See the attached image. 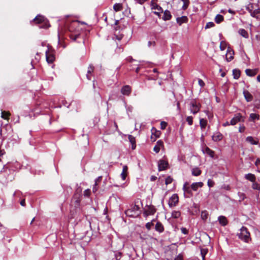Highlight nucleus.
Returning <instances> with one entry per match:
<instances>
[{
	"instance_id": "25",
	"label": "nucleus",
	"mask_w": 260,
	"mask_h": 260,
	"mask_svg": "<svg viewBox=\"0 0 260 260\" xmlns=\"http://www.w3.org/2000/svg\"><path fill=\"white\" fill-rule=\"evenodd\" d=\"M219 223L222 226H225L228 224V220L224 216H219L218 218Z\"/></svg>"
},
{
	"instance_id": "17",
	"label": "nucleus",
	"mask_w": 260,
	"mask_h": 260,
	"mask_svg": "<svg viewBox=\"0 0 260 260\" xmlns=\"http://www.w3.org/2000/svg\"><path fill=\"white\" fill-rule=\"evenodd\" d=\"M188 19L186 16H182L180 17H177L176 19V22L177 24L180 26L183 23H186L188 22Z\"/></svg>"
},
{
	"instance_id": "1",
	"label": "nucleus",
	"mask_w": 260,
	"mask_h": 260,
	"mask_svg": "<svg viewBox=\"0 0 260 260\" xmlns=\"http://www.w3.org/2000/svg\"><path fill=\"white\" fill-rule=\"evenodd\" d=\"M68 30L70 32L69 36L73 41L80 37V24L78 21L71 22L68 26Z\"/></svg>"
},
{
	"instance_id": "44",
	"label": "nucleus",
	"mask_w": 260,
	"mask_h": 260,
	"mask_svg": "<svg viewBox=\"0 0 260 260\" xmlns=\"http://www.w3.org/2000/svg\"><path fill=\"white\" fill-rule=\"evenodd\" d=\"M173 181V178L170 176H168L165 180V184L168 185L171 184Z\"/></svg>"
},
{
	"instance_id": "39",
	"label": "nucleus",
	"mask_w": 260,
	"mask_h": 260,
	"mask_svg": "<svg viewBox=\"0 0 260 260\" xmlns=\"http://www.w3.org/2000/svg\"><path fill=\"white\" fill-rule=\"evenodd\" d=\"M223 20V17L222 15L218 14L216 16L215 18V21L217 23H220Z\"/></svg>"
},
{
	"instance_id": "19",
	"label": "nucleus",
	"mask_w": 260,
	"mask_h": 260,
	"mask_svg": "<svg viewBox=\"0 0 260 260\" xmlns=\"http://www.w3.org/2000/svg\"><path fill=\"white\" fill-rule=\"evenodd\" d=\"M128 139L132 145V150L135 149L136 147V142L135 137L131 135H128Z\"/></svg>"
},
{
	"instance_id": "27",
	"label": "nucleus",
	"mask_w": 260,
	"mask_h": 260,
	"mask_svg": "<svg viewBox=\"0 0 260 260\" xmlns=\"http://www.w3.org/2000/svg\"><path fill=\"white\" fill-rule=\"evenodd\" d=\"M202 173V171L198 167H195L191 170V174L194 176H199Z\"/></svg>"
},
{
	"instance_id": "23",
	"label": "nucleus",
	"mask_w": 260,
	"mask_h": 260,
	"mask_svg": "<svg viewBox=\"0 0 260 260\" xmlns=\"http://www.w3.org/2000/svg\"><path fill=\"white\" fill-rule=\"evenodd\" d=\"M203 185L202 182H194L191 184V188L194 191H197L199 187H202Z\"/></svg>"
},
{
	"instance_id": "32",
	"label": "nucleus",
	"mask_w": 260,
	"mask_h": 260,
	"mask_svg": "<svg viewBox=\"0 0 260 260\" xmlns=\"http://www.w3.org/2000/svg\"><path fill=\"white\" fill-rule=\"evenodd\" d=\"M246 141L249 142L252 145H257L258 143V141L254 139L251 136H248L246 139Z\"/></svg>"
},
{
	"instance_id": "5",
	"label": "nucleus",
	"mask_w": 260,
	"mask_h": 260,
	"mask_svg": "<svg viewBox=\"0 0 260 260\" xmlns=\"http://www.w3.org/2000/svg\"><path fill=\"white\" fill-rule=\"evenodd\" d=\"M46 59L48 63H52L55 59L54 51L48 46L47 50L45 52Z\"/></svg>"
},
{
	"instance_id": "47",
	"label": "nucleus",
	"mask_w": 260,
	"mask_h": 260,
	"mask_svg": "<svg viewBox=\"0 0 260 260\" xmlns=\"http://www.w3.org/2000/svg\"><path fill=\"white\" fill-rule=\"evenodd\" d=\"M246 9L248 11L249 13H250V15H251L252 12H253V4H249L246 7Z\"/></svg>"
},
{
	"instance_id": "57",
	"label": "nucleus",
	"mask_w": 260,
	"mask_h": 260,
	"mask_svg": "<svg viewBox=\"0 0 260 260\" xmlns=\"http://www.w3.org/2000/svg\"><path fill=\"white\" fill-rule=\"evenodd\" d=\"M214 182L211 179H208V185L209 187H213L214 185Z\"/></svg>"
},
{
	"instance_id": "12",
	"label": "nucleus",
	"mask_w": 260,
	"mask_h": 260,
	"mask_svg": "<svg viewBox=\"0 0 260 260\" xmlns=\"http://www.w3.org/2000/svg\"><path fill=\"white\" fill-rule=\"evenodd\" d=\"M132 87L128 85H126L122 86L121 88V93L122 95L125 96H129L132 93Z\"/></svg>"
},
{
	"instance_id": "42",
	"label": "nucleus",
	"mask_w": 260,
	"mask_h": 260,
	"mask_svg": "<svg viewBox=\"0 0 260 260\" xmlns=\"http://www.w3.org/2000/svg\"><path fill=\"white\" fill-rule=\"evenodd\" d=\"M201 218L203 220H206L208 216V214L207 211H202L201 214Z\"/></svg>"
},
{
	"instance_id": "16",
	"label": "nucleus",
	"mask_w": 260,
	"mask_h": 260,
	"mask_svg": "<svg viewBox=\"0 0 260 260\" xmlns=\"http://www.w3.org/2000/svg\"><path fill=\"white\" fill-rule=\"evenodd\" d=\"M202 151L204 154L208 155L211 158L214 157L215 154L214 151L208 147L205 146V147L202 149Z\"/></svg>"
},
{
	"instance_id": "35",
	"label": "nucleus",
	"mask_w": 260,
	"mask_h": 260,
	"mask_svg": "<svg viewBox=\"0 0 260 260\" xmlns=\"http://www.w3.org/2000/svg\"><path fill=\"white\" fill-rule=\"evenodd\" d=\"M201 255L202 257V260H205V256L207 254L208 252V250L207 248H201Z\"/></svg>"
},
{
	"instance_id": "3",
	"label": "nucleus",
	"mask_w": 260,
	"mask_h": 260,
	"mask_svg": "<svg viewBox=\"0 0 260 260\" xmlns=\"http://www.w3.org/2000/svg\"><path fill=\"white\" fill-rule=\"evenodd\" d=\"M126 216L131 217H136L140 214V207L137 205H132L130 208L125 211Z\"/></svg>"
},
{
	"instance_id": "20",
	"label": "nucleus",
	"mask_w": 260,
	"mask_h": 260,
	"mask_svg": "<svg viewBox=\"0 0 260 260\" xmlns=\"http://www.w3.org/2000/svg\"><path fill=\"white\" fill-rule=\"evenodd\" d=\"M234 52L229 49H228L226 54V59L229 62L231 61L234 58Z\"/></svg>"
},
{
	"instance_id": "7",
	"label": "nucleus",
	"mask_w": 260,
	"mask_h": 260,
	"mask_svg": "<svg viewBox=\"0 0 260 260\" xmlns=\"http://www.w3.org/2000/svg\"><path fill=\"white\" fill-rule=\"evenodd\" d=\"M245 121V117L243 116L241 113H238L234 115L233 118L230 121V124L232 125H236L238 122Z\"/></svg>"
},
{
	"instance_id": "48",
	"label": "nucleus",
	"mask_w": 260,
	"mask_h": 260,
	"mask_svg": "<svg viewBox=\"0 0 260 260\" xmlns=\"http://www.w3.org/2000/svg\"><path fill=\"white\" fill-rule=\"evenodd\" d=\"M186 120L187 122L189 125H191L193 124V118L192 116H187L186 118Z\"/></svg>"
},
{
	"instance_id": "54",
	"label": "nucleus",
	"mask_w": 260,
	"mask_h": 260,
	"mask_svg": "<svg viewBox=\"0 0 260 260\" xmlns=\"http://www.w3.org/2000/svg\"><path fill=\"white\" fill-rule=\"evenodd\" d=\"M245 130V126L244 124H240L239 127V132L242 133H244Z\"/></svg>"
},
{
	"instance_id": "51",
	"label": "nucleus",
	"mask_w": 260,
	"mask_h": 260,
	"mask_svg": "<svg viewBox=\"0 0 260 260\" xmlns=\"http://www.w3.org/2000/svg\"><path fill=\"white\" fill-rule=\"evenodd\" d=\"M122 256V253L121 252H115V257L116 260H120Z\"/></svg>"
},
{
	"instance_id": "31",
	"label": "nucleus",
	"mask_w": 260,
	"mask_h": 260,
	"mask_svg": "<svg viewBox=\"0 0 260 260\" xmlns=\"http://www.w3.org/2000/svg\"><path fill=\"white\" fill-rule=\"evenodd\" d=\"M246 74L249 77H253L254 76L257 72L255 70L247 69L245 70Z\"/></svg>"
},
{
	"instance_id": "22",
	"label": "nucleus",
	"mask_w": 260,
	"mask_h": 260,
	"mask_svg": "<svg viewBox=\"0 0 260 260\" xmlns=\"http://www.w3.org/2000/svg\"><path fill=\"white\" fill-rule=\"evenodd\" d=\"M155 230L156 231L158 232V233H161L164 231V225L160 222L158 221L156 222V223L155 224Z\"/></svg>"
},
{
	"instance_id": "36",
	"label": "nucleus",
	"mask_w": 260,
	"mask_h": 260,
	"mask_svg": "<svg viewBox=\"0 0 260 260\" xmlns=\"http://www.w3.org/2000/svg\"><path fill=\"white\" fill-rule=\"evenodd\" d=\"M207 124V121L206 119H204V118H201L200 120V125L201 126V128L202 129H204L206 127V125Z\"/></svg>"
},
{
	"instance_id": "28",
	"label": "nucleus",
	"mask_w": 260,
	"mask_h": 260,
	"mask_svg": "<svg viewBox=\"0 0 260 260\" xmlns=\"http://www.w3.org/2000/svg\"><path fill=\"white\" fill-rule=\"evenodd\" d=\"M260 118L259 115L255 113H251L249 115V121H254L255 120H259Z\"/></svg>"
},
{
	"instance_id": "38",
	"label": "nucleus",
	"mask_w": 260,
	"mask_h": 260,
	"mask_svg": "<svg viewBox=\"0 0 260 260\" xmlns=\"http://www.w3.org/2000/svg\"><path fill=\"white\" fill-rule=\"evenodd\" d=\"M113 9L115 12L120 11L122 9V6L121 4L116 3L113 6Z\"/></svg>"
},
{
	"instance_id": "52",
	"label": "nucleus",
	"mask_w": 260,
	"mask_h": 260,
	"mask_svg": "<svg viewBox=\"0 0 260 260\" xmlns=\"http://www.w3.org/2000/svg\"><path fill=\"white\" fill-rule=\"evenodd\" d=\"M168 125V123L167 122L165 121H161L160 122V128L161 129H165L166 128L167 126Z\"/></svg>"
},
{
	"instance_id": "63",
	"label": "nucleus",
	"mask_w": 260,
	"mask_h": 260,
	"mask_svg": "<svg viewBox=\"0 0 260 260\" xmlns=\"http://www.w3.org/2000/svg\"><path fill=\"white\" fill-rule=\"evenodd\" d=\"M148 45L149 47L154 46L155 45V41H149L148 43Z\"/></svg>"
},
{
	"instance_id": "29",
	"label": "nucleus",
	"mask_w": 260,
	"mask_h": 260,
	"mask_svg": "<svg viewBox=\"0 0 260 260\" xmlns=\"http://www.w3.org/2000/svg\"><path fill=\"white\" fill-rule=\"evenodd\" d=\"M251 16L257 19H260V8L253 10Z\"/></svg>"
},
{
	"instance_id": "33",
	"label": "nucleus",
	"mask_w": 260,
	"mask_h": 260,
	"mask_svg": "<svg viewBox=\"0 0 260 260\" xmlns=\"http://www.w3.org/2000/svg\"><path fill=\"white\" fill-rule=\"evenodd\" d=\"M241 73L238 69H234L233 70V76L235 79H238L240 76Z\"/></svg>"
},
{
	"instance_id": "18",
	"label": "nucleus",
	"mask_w": 260,
	"mask_h": 260,
	"mask_svg": "<svg viewBox=\"0 0 260 260\" xmlns=\"http://www.w3.org/2000/svg\"><path fill=\"white\" fill-rule=\"evenodd\" d=\"M244 96L247 102H249L252 101L253 96L252 94L247 90H244L243 92Z\"/></svg>"
},
{
	"instance_id": "62",
	"label": "nucleus",
	"mask_w": 260,
	"mask_h": 260,
	"mask_svg": "<svg viewBox=\"0 0 260 260\" xmlns=\"http://www.w3.org/2000/svg\"><path fill=\"white\" fill-rule=\"evenodd\" d=\"M98 183H95L93 185V188H92V191L93 192L95 193L98 189V188L97 187Z\"/></svg>"
},
{
	"instance_id": "56",
	"label": "nucleus",
	"mask_w": 260,
	"mask_h": 260,
	"mask_svg": "<svg viewBox=\"0 0 260 260\" xmlns=\"http://www.w3.org/2000/svg\"><path fill=\"white\" fill-rule=\"evenodd\" d=\"M90 194V190L89 189H87L86 190H84V196L85 197H89Z\"/></svg>"
},
{
	"instance_id": "21",
	"label": "nucleus",
	"mask_w": 260,
	"mask_h": 260,
	"mask_svg": "<svg viewBox=\"0 0 260 260\" xmlns=\"http://www.w3.org/2000/svg\"><path fill=\"white\" fill-rule=\"evenodd\" d=\"M128 173V167L125 165L123 166L122 171L120 174V177L123 181L125 180Z\"/></svg>"
},
{
	"instance_id": "13",
	"label": "nucleus",
	"mask_w": 260,
	"mask_h": 260,
	"mask_svg": "<svg viewBox=\"0 0 260 260\" xmlns=\"http://www.w3.org/2000/svg\"><path fill=\"white\" fill-rule=\"evenodd\" d=\"M164 148V142L162 140H159L157 141L156 145H155V146L153 148V151L155 153H158L160 151V149L161 148Z\"/></svg>"
},
{
	"instance_id": "14",
	"label": "nucleus",
	"mask_w": 260,
	"mask_h": 260,
	"mask_svg": "<svg viewBox=\"0 0 260 260\" xmlns=\"http://www.w3.org/2000/svg\"><path fill=\"white\" fill-rule=\"evenodd\" d=\"M152 135L151 136V140L155 141L156 138H159L160 136L161 132L157 131L155 127H153L151 129Z\"/></svg>"
},
{
	"instance_id": "41",
	"label": "nucleus",
	"mask_w": 260,
	"mask_h": 260,
	"mask_svg": "<svg viewBox=\"0 0 260 260\" xmlns=\"http://www.w3.org/2000/svg\"><path fill=\"white\" fill-rule=\"evenodd\" d=\"M183 3V5L182 7V9L183 10H185L189 5V0H181Z\"/></svg>"
},
{
	"instance_id": "10",
	"label": "nucleus",
	"mask_w": 260,
	"mask_h": 260,
	"mask_svg": "<svg viewBox=\"0 0 260 260\" xmlns=\"http://www.w3.org/2000/svg\"><path fill=\"white\" fill-rule=\"evenodd\" d=\"M179 197L177 194H173L169 200V206L170 207H173L177 205L178 203Z\"/></svg>"
},
{
	"instance_id": "45",
	"label": "nucleus",
	"mask_w": 260,
	"mask_h": 260,
	"mask_svg": "<svg viewBox=\"0 0 260 260\" xmlns=\"http://www.w3.org/2000/svg\"><path fill=\"white\" fill-rule=\"evenodd\" d=\"M116 44H117V47L115 49V52L117 53H120L121 52H123V49L121 45L118 46V43H117Z\"/></svg>"
},
{
	"instance_id": "40",
	"label": "nucleus",
	"mask_w": 260,
	"mask_h": 260,
	"mask_svg": "<svg viewBox=\"0 0 260 260\" xmlns=\"http://www.w3.org/2000/svg\"><path fill=\"white\" fill-rule=\"evenodd\" d=\"M181 216V213L179 211H174L172 213V217L173 218H178Z\"/></svg>"
},
{
	"instance_id": "8",
	"label": "nucleus",
	"mask_w": 260,
	"mask_h": 260,
	"mask_svg": "<svg viewBox=\"0 0 260 260\" xmlns=\"http://www.w3.org/2000/svg\"><path fill=\"white\" fill-rule=\"evenodd\" d=\"M155 0H152L151 2V7L152 9L156 10V11H154L153 13L159 16L163 12L162 8L159 6L156 3L154 2Z\"/></svg>"
},
{
	"instance_id": "37",
	"label": "nucleus",
	"mask_w": 260,
	"mask_h": 260,
	"mask_svg": "<svg viewBox=\"0 0 260 260\" xmlns=\"http://www.w3.org/2000/svg\"><path fill=\"white\" fill-rule=\"evenodd\" d=\"M239 33L241 35L242 37H243L245 38H247L248 37V32L246 30H245L243 28L240 29L239 30Z\"/></svg>"
},
{
	"instance_id": "30",
	"label": "nucleus",
	"mask_w": 260,
	"mask_h": 260,
	"mask_svg": "<svg viewBox=\"0 0 260 260\" xmlns=\"http://www.w3.org/2000/svg\"><path fill=\"white\" fill-rule=\"evenodd\" d=\"M245 178L251 182H254L256 179L255 175L251 173L246 174L245 175Z\"/></svg>"
},
{
	"instance_id": "59",
	"label": "nucleus",
	"mask_w": 260,
	"mask_h": 260,
	"mask_svg": "<svg viewBox=\"0 0 260 260\" xmlns=\"http://www.w3.org/2000/svg\"><path fill=\"white\" fill-rule=\"evenodd\" d=\"M198 83H199V85L201 87H203L204 86H205V83L203 81V80H202L201 79H198Z\"/></svg>"
},
{
	"instance_id": "50",
	"label": "nucleus",
	"mask_w": 260,
	"mask_h": 260,
	"mask_svg": "<svg viewBox=\"0 0 260 260\" xmlns=\"http://www.w3.org/2000/svg\"><path fill=\"white\" fill-rule=\"evenodd\" d=\"M154 225V223L152 222V221L148 222H147L146 225V228L147 229V230L149 231L151 229L152 226Z\"/></svg>"
},
{
	"instance_id": "55",
	"label": "nucleus",
	"mask_w": 260,
	"mask_h": 260,
	"mask_svg": "<svg viewBox=\"0 0 260 260\" xmlns=\"http://www.w3.org/2000/svg\"><path fill=\"white\" fill-rule=\"evenodd\" d=\"M181 233L184 235H187L188 234V230L184 227H182L180 229Z\"/></svg>"
},
{
	"instance_id": "46",
	"label": "nucleus",
	"mask_w": 260,
	"mask_h": 260,
	"mask_svg": "<svg viewBox=\"0 0 260 260\" xmlns=\"http://www.w3.org/2000/svg\"><path fill=\"white\" fill-rule=\"evenodd\" d=\"M252 182V187L253 189L260 190V186L258 183L256 182L255 181Z\"/></svg>"
},
{
	"instance_id": "11",
	"label": "nucleus",
	"mask_w": 260,
	"mask_h": 260,
	"mask_svg": "<svg viewBox=\"0 0 260 260\" xmlns=\"http://www.w3.org/2000/svg\"><path fill=\"white\" fill-rule=\"evenodd\" d=\"M169 167V163L167 160L162 159L158 161V170L159 171L166 170Z\"/></svg>"
},
{
	"instance_id": "15",
	"label": "nucleus",
	"mask_w": 260,
	"mask_h": 260,
	"mask_svg": "<svg viewBox=\"0 0 260 260\" xmlns=\"http://www.w3.org/2000/svg\"><path fill=\"white\" fill-rule=\"evenodd\" d=\"M212 139L214 142H219L223 139V135L219 132H216L214 133Z\"/></svg>"
},
{
	"instance_id": "9",
	"label": "nucleus",
	"mask_w": 260,
	"mask_h": 260,
	"mask_svg": "<svg viewBox=\"0 0 260 260\" xmlns=\"http://www.w3.org/2000/svg\"><path fill=\"white\" fill-rule=\"evenodd\" d=\"M156 209L155 207L152 205H149L146 207L143 212V215L145 217H147L149 215H154Z\"/></svg>"
},
{
	"instance_id": "2",
	"label": "nucleus",
	"mask_w": 260,
	"mask_h": 260,
	"mask_svg": "<svg viewBox=\"0 0 260 260\" xmlns=\"http://www.w3.org/2000/svg\"><path fill=\"white\" fill-rule=\"evenodd\" d=\"M32 21L35 24H42L39 26L41 28H47L50 26L48 21L41 15H38Z\"/></svg>"
},
{
	"instance_id": "24",
	"label": "nucleus",
	"mask_w": 260,
	"mask_h": 260,
	"mask_svg": "<svg viewBox=\"0 0 260 260\" xmlns=\"http://www.w3.org/2000/svg\"><path fill=\"white\" fill-rule=\"evenodd\" d=\"M94 69V67L91 64H90L88 68L86 77L89 80L91 79L92 73L93 72Z\"/></svg>"
},
{
	"instance_id": "26",
	"label": "nucleus",
	"mask_w": 260,
	"mask_h": 260,
	"mask_svg": "<svg viewBox=\"0 0 260 260\" xmlns=\"http://www.w3.org/2000/svg\"><path fill=\"white\" fill-rule=\"evenodd\" d=\"M172 15L170 12L169 10H165L164 12V15L162 19L165 20H169L171 19Z\"/></svg>"
},
{
	"instance_id": "64",
	"label": "nucleus",
	"mask_w": 260,
	"mask_h": 260,
	"mask_svg": "<svg viewBox=\"0 0 260 260\" xmlns=\"http://www.w3.org/2000/svg\"><path fill=\"white\" fill-rule=\"evenodd\" d=\"M136 2L141 5L143 4L145 2L147 1L148 0H135Z\"/></svg>"
},
{
	"instance_id": "60",
	"label": "nucleus",
	"mask_w": 260,
	"mask_h": 260,
	"mask_svg": "<svg viewBox=\"0 0 260 260\" xmlns=\"http://www.w3.org/2000/svg\"><path fill=\"white\" fill-rule=\"evenodd\" d=\"M174 260H183V255L182 254H179L175 257Z\"/></svg>"
},
{
	"instance_id": "4",
	"label": "nucleus",
	"mask_w": 260,
	"mask_h": 260,
	"mask_svg": "<svg viewBox=\"0 0 260 260\" xmlns=\"http://www.w3.org/2000/svg\"><path fill=\"white\" fill-rule=\"evenodd\" d=\"M238 237L241 240L245 242H248L250 240V233L247 229L245 226H242L240 229V232L238 234Z\"/></svg>"
},
{
	"instance_id": "49",
	"label": "nucleus",
	"mask_w": 260,
	"mask_h": 260,
	"mask_svg": "<svg viewBox=\"0 0 260 260\" xmlns=\"http://www.w3.org/2000/svg\"><path fill=\"white\" fill-rule=\"evenodd\" d=\"M187 184V183H184L183 186V190H184V192L190 193H191V190L190 189L189 187L186 186Z\"/></svg>"
},
{
	"instance_id": "43",
	"label": "nucleus",
	"mask_w": 260,
	"mask_h": 260,
	"mask_svg": "<svg viewBox=\"0 0 260 260\" xmlns=\"http://www.w3.org/2000/svg\"><path fill=\"white\" fill-rule=\"evenodd\" d=\"M238 194L239 198V201L240 202H241L246 198V196H245V193L243 192H239Z\"/></svg>"
},
{
	"instance_id": "6",
	"label": "nucleus",
	"mask_w": 260,
	"mask_h": 260,
	"mask_svg": "<svg viewBox=\"0 0 260 260\" xmlns=\"http://www.w3.org/2000/svg\"><path fill=\"white\" fill-rule=\"evenodd\" d=\"M201 104L197 103L196 100H192L189 103V110L193 114L198 113L201 109Z\"/></svg>"
},
{
	"instance_id": "34",
	"label": "nucleus",
	"mask_w": 260,
	"mask_h": 260,
	"mask_svg": "<svg viewBox=\"0 0 260 260\" xmlns=\"http://www.w3.org/2000/svg\"><path fill=\"white\" fill-rule=\"evenodd\" d=\"M10 116V113L9 112L2 111L1 112V117L4 119L8 120L9 119Z\"/></svg>"
},
{
	"instance_id": "61",
	"label": "nucleus",
	"mask_w": 260,
	"mask_h": 260,
	"mask_svg": "<svg viewBox=\"0 0 260 260\" xmlns=\"http://www.w3.org/2000/svg\"><path fill=\"white\" fill-rule=\"evenodd\" d=\"M2 143H3L2 142H0V156H2L5 153V150L4 149L3 150L1 149Z\"/></svg>"
},
{
	"instance_id": "53",
	"label": "nucleus",
	"mask_w": 260,
	"mask_h": 260,
	"mask_svg": "<svg viewBox=\"0 0 260 260\" xmlns=\"http://www.w3.org/2000/svg\"><path fill=\"white\" fill-rule=\"evenodd\" d=\"M214 25H215V24L213 22H209L206 24V25L205 26V28L207 29V28H211V27H213V26H214Z\"/></svg>"
},
{
	"instance_id": "58",
	"label": "nucleus",
	"mask_w": 260,
	"mask_h": 260,
	"mask_svg": "<svg viewBox=\"0 0 260 260\" xmlns=\"http://www.w3.org/2000/svg\"><path fill=\"white\" fill-rule=\"evenodd\" d=\"M225 45H226V44L224 42L222 41L220 43V48L221 50H224L225 49Z\"/></svg>"
}]
</instances>
